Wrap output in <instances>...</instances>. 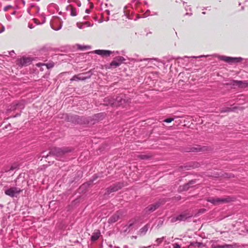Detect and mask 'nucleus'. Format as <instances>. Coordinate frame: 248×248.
Here are the masks:
<instances>
[{"label":"nucleus","instance_id":"1","mask_svg":"<svg viewBox=\"0 0 248 248\" xmlns=\"http://www.w3.org/2000/svg\"><path fill=\"white\" fill-rule=\"evenodd\" d=\"M22 191V190L17 187H11L4 191L5 194L11 197H17Z\"/></svg>","mask_w":248,"mask_h":248},{"label":"nucleus","instance_id":"31","mask_svg":"<svg viewBox=\"0 0 248 248\" xmlns=\"http://www.w3.org/2000/svg\"><path fill=\"white\" fill-rule=\"evenodd\" d=\"M77 26L79 29H81L85 28L83 24L78 23Z\"/></svg>","mask_w":248,"mask_h":248},{"label":"nucleus","instance_id":"2","mask_svg":"<svg viewBox=\"0 0 248 248\" xmlns=\"http://www.w3.org/2000/svg\"><path fill=\"white\" fill-rule=\"evenodd\" d=\"M130 103V99L125 96H119L116 97V107H125Z\"/></svg>","mask_w":248,"mask_h":248},{"label":"nucleus","instance_id":"29","mask_svg":"<svg viewBox=\"0 0 248 248\" xmlns=\"http://www.w3.org/2000/svg\"><path fill=\"white\" fill-rule=\"evenodd\" d=\"M84 27H91V26H92L93 24H90V22L87 21V22H84V23H83Z\"/></svg>","mask_w":248,"mask_h":248},{"label":"nucleus","instance_id":"35","mask_svg":"<svg viewBox=\"0 0 248 248\" xmlns=\"http://www.w3.org/2000/svg\"><path fill=\"white\" fill-rule=\"evenodd\" d=\"M90 47L89 46H84L83 47H79L80 49H83L84 48H90Z\"/></svg>","mask_w":248,"mask_h":248},{"label":"nucleus","instance_id":"5","mask_svg":"<svg viewBox=\"0 0 248 248\" xmlns=\"http://www.w3.org/2000/svg\"><path fill=\"white\" fill-rule=\"evenodd\" d=\"M50 26L52 29L55 31L60 30L62 27L60 19L58 17H54L50 21Z\"/></svg>","mask_w":248,"mask_h":248},{"label":"nucleus","instance_id":"24","mask_svg":"<svg viewBox=\"0 0 248 248\" xmlns=\"http://www.w3.org/2000/svg\"><path fill=\"white\" fill-rule=\"evenodd\" d=\"M70 15L72 16H76L77 15L76 9L72 7L71 8Z\"/></svg>","mask_w":248,"mask_h":248},{"label":"nucleus","instance_id":"28","mask_svg":"<svg viewBox=\"0 0 248 248\" xmlns=\"http://www.w3.org/2000/svg\"><path fill=\"white\" fill-rule=\"evenodd\" d=\"M234 108H227L226 109L222 110L221 111V112H229V111H233Z\"/></svg>","mask_w":248,"mask_h":248},{"label":"nucleus","instance_id":"38","mask_svg":"<svg viewBox=\"0 0 248 248\" xmlns=\"http://www.w3.org/2000/svg\"><path fill=\"white\" fill-rule=\"evenodd\" d=\"M106 12L107 13V15H109V14H110V12H109V10H106Z\"/></svg>","mask_w":248,"mask_h":248},{"label":"nucleus","instance_id":"17","mask_svg":"<svg viewBox=\"0 0 248 248\" xmlns=\"http://www.w3.org/2000/svg\"><path fill=\"white\" fill-rule=\"evenodd\" d=\"M233 85L238 86L240 88H245L248 86V83L246 81H242L234 80L233 81Z\"/></svg>","mask_w":248,"mask_h":248},{"label":"nucleus","instance_id":"10","mask_svg":"<svg viewBox=\"0 0 248 248\" xmlns=\"http://www.w3.org/2000/svg\"><path fill=\"white\" fill-rule=\"evenodd\" d=\"M104 105L116 106V98L113 97H107L104 99Z\"/></svg>","mask_w":248,"mask_h":248},{"label":"nucleus","instance_id":"15","mask_svg":"<svg viewBox=\"0 0 248 248\" xmlns=\"http://www.w3.org/2000/svg\"><path fill=\"white\" fill-rule=\"evenodd\" d=\"M25 101L22 100L18 103H16L14 105L13 107H12L11 109L13 110L16 108L23 109L24 107Z\"/></svg>","mask_w":248,"mask_h":248},{"label":"nucleus","instance_id":"47","mask_svg":"<svg viewBox=\"0 0 248 248\" xmlns=\"http://www.w3.org/2000/svg\"><path fill=\"white\" fill-rule=\"evenodd\" d=\"M183 3L184 5H185V4H186V3L185 2H183Z\"/></svg>","mask_w":248,"mask_h":248},{"label":"nucleus","instance_id":"4","mask_svg":"<svg viewBox=\"0 0 248 248\" xmlns=\"http://www.w3.org/2000/svg\"><path fill=\"white\" fill-rule=\"evenodd\" d=\"M70 150L68 148H53L50 151V153L56 156H60L64 154L69 152Z\"/></svg>","mask_w":248,"mask_h":248},{"label":"nucleus","instance_id":"44","mask_svg":"<svg viewBox=\"0 0 248 248\" xmlns=\"http://www.w3.org/2000/svg\"><path fill=\"white\" fill-rule=\"evenodd\" d=\"M133 224V223H131L130 224H129V227H130L131 226H132V224Z\"/></svg>","mask_w":248,"mask_h":248},{"label":"nucleus","instance_id":"41","mask_svg":"<svg viewBox=\"0 0 248 248\" xmlns=\"http://www.w3.org/2000/svg\"><path fill=\"white\" fill-rule=\"evenodd\" d=\"M205 57V56H202H202H199V57H193V58H201V57Z\"/></svg>","mask_w":248,"mask_h":248},{"label":"nucleus","instance_id":"7","mask_svg":"<svg viewBox=\"0 0 248 248\" xmlns=\"http://www.w3.org/2000/svg\"><path fill=\"white\" fill-rule=\"evenodd\" d=\"M91 77V75L87 73L79 74L75 75L70 79V81L84 80Z\"/></svg>","mask_w":248,"mask_h":248},{"label":"nucleus","instance_id":"18","mask_svg":"<svg viewBox=\"0 0 248 248\" xmlns=\"http://www.w3.org/2000/svg\"><path fill=\"white\" fill-rule=\"evenodd\" d=\"M195 183L194 181H191L189 183L185 184L182 186H180L179 190L180 191H186L190 187V186Z\"/></svg>","mask_w":248,"mask_h":248},{"label":"nucleus","instance_id":"32","mask_svg":"<svg viewBox=\"0 0 248 248\" xmlns=\"http://www.w3.org/2000/svg\"><path fill=\"white\" fill-rule=\"evenodd\" d=\"M173 247V248H181L180 246L177 243L174 244Z\"/></svg>","mask_w":248,"mask_h":248},{"label":"nucleus","instance_id":"30","mask_svg":"<svg viewBox=\"0 0 248 248\" xmlns=\"http://www.w3.org/2000/svg\"><path fill=\"white\" fill-rule=\"evenodd\" d=\"M173 120V118H168V119H165L164 120V122L169 123L171 122Z\"/></svg>","mask_w":248,"mask_h":248},{"label":"nucleus","instance_id":"14","mask_svg":"<svg viewBox=\"0 0 248 248\" xmlns=\"http://www.w3.org/2000/svg\"><path fill=\"white\" fill-rule=\"evenodd\" d=\"M94 53L102 56H108L110 54L112 53V51L109 50H96L94 51Z\"/></svg>","mask_w":248,"mask_h":248},{"label":"nucleus","instance_id":"37","mask_svg":"<svg viewBox=\"0 0 248 248\" xmlns=\"http://www.w3.org/2000/svg\"><path fill=\"white\" fill-rule=\"evenodd\" d=\"M9 54H10V55L12 56L13 54H14V53H15V52H14V51H12L9 52Z\"/></svg>","mask_w":248,"mask_h":248},{"label":"nucleus","instance_id":"40","mask_svg":"<svg viewBox=\"0 0 248 248\" xmlns=\"http://www.w3.org/2000/svg\"><path fill=\"white\" fill-rule=\"evenodd\" d=\"M181 1H182L181 0H176V2L180 3Z\"/></svg>","mask_w":248,"mask_h":248},{"label":"nucleus","instance_id":"19","mask_svg":"<svg viewBox=\"0 0 248 248\" xmlns=\"http://www.w3.org/2000/svg\"><path fill=\"white\" fill-rule=\"evenodd\" d=\"M100 236V232L99 230H97L96 232L93 233L92 237L91 240L92 241H95L98 239Z\"/></svg>","mask_w":248,"mask_h":248},{"label":"nucleus","instance_id":"13","mask_svg":"<svg viewBox=\"0 0 248 248\" xmlns=\"http://www.w3.org/2000/svg\"><path fill=\"white\" fill-rule=\"evenodd\" d=\"M160 206L159 202H156L154 204L149 205L144 210L145 212L147 213L152 212L157 209Z\"/></svg>","mask_w":248,"mask_h":248},{"label":"nucleus","instance_id":"49","mask_svg":"<svg viewBox=\"0 0 248 248\" xmlns=\"http://www.w3.org/2000/svg\"><path fill=\"white\" fill-rule=\"evenodd\" d=\"M101 115V114H97V116H99V115Z\"/></svg>","mask_w":248,"mask_h":248},{"label":"nucleus","instance_id":"42","mask_svg":"<svg viewBox=\"0 0 248 248\" xmlns=\"http://www.w3.org/2000/svg\"><path fill=\"white\" fill-rule=\"evenodd\" d=\"M191 14H192L191 13H190V14H189V13H186V15H189V16H191Z\"/></svg>","mask_w":248,"mask_h":248},{"label":"nucleus","instance_id":"12","mask_svg":"<svg viewBox=\"0 0 248 248\" xmlns=\"http://www.w3.org/2000/svg\"><path fill=\"white\" fill-rule=\"evenodd\" d=\"M190 216H188L186 214L184 213L176 217H173L171 218V221L172 222H174L177 221H181L186 220L188 217H189Z\"/></svg>","mask_w":248,"mask_h":248},{"label":"nucleus","instance_id":"33","mask_svg":"<svg viewBox=\"0 0 248 248\" xmlns=\"http://www.w3.org/2000/svg\"><path fill=\"white\" fill-rule=\"evenodd\" d=\"M11 5L7 6H6L5 7H4V10L5 11H7V10H8V9L9 8H11Z\"/></svg>","mask_w":248,"mask_h":248},{"label":"nucleus","instance_id":"9","mask_svg":"<svg viewBox=\"0 0 248 248\" xmlns=\"http://www.w3.org/2000/svg\"><path fill=\"white\" fill-rule=\"evenodd\" d=\"M122 216V211H119L117 212L115 214H114L111 217H110L108 219V223H113L116 222L121 218Z\"/></svg>","mask_w":248,"mask_h":248},{"label":"nucleus","instance_id":"6","mask_svg":"<svg viewBox=\"0 0 248 248\" xmlns=\"http://www.w3.org/2000/svg\"><path fill=\"white\" fill-rule=\"evenodd\" d=\"M207 201L215 205H217L220 203L228 202L230 200L229 198H211L208 199Z\"/></svg>","mask_w":248,"mask_h":248},{"label":"nucleus","instance_id":"11","mask_svg":"<svg viewBox=\"0 0 248 248\" xmlns=\"http://www.w3.org/2000/svg\"><path fill=\"white\" fill-rule=\"evenodd\" d=\"M123 186V184L118 183L114 184L107 188V191L108 193H111L118 191Z\"/></svg>","mask_w":248,"mask_h":248},{"label":"nucleus","instance_id":"23","mask_svg":"<svg viewBox=\"0 0 248 248\" xmlns=\"http://www.w3.org/2000/svg\"><path fill=\"white\" fill-rule=\"evenodd\" d=\"M118 62H120V64L122 63L124 61H125V59L122 56H118L114 58Z\"/></svg>","mask_w":248,"mask_h":248},{"label":"nucleus","instance_id":"39","mask_svg":"<svg viewBox=\"0 0 248 248\" xmlns=\"http://www.w3.org/2000/svg\"><path fill=\"white\" fill-rule=\"evenodd\" d=\"M205 210V209H202L201 210H200V213H203Z\"/></svg>","mask_w":248,"mask_h":248},{"label":"nucleus","instance_id":"3","mask_svg":"<svg viewBox=\"0 0 248 248\" xmlns=\"http://www.w3.org/2000/svg\"><path fill=\"white\" fill-rule=\"evenodd\" d=\"M218 58L220 60L230 63L239 62L243 60L241 57H230L225 56H219Z\"/></svg>","mask_w":248,"mask_h":248},{"label":"nucleus","instance_id":"45","mask_svg":"<svg viewBox=\"0 0 248 248\" xmlns=\"http://www.w3.org/2000/svg\"><path fill=\"white\" fill-rule=\"evenodd\" d=\"M124 248H128V247L127 245H125L124 246Z\"/></svg>","mask_w":248,"mask_h":248},{"label":"nucleus","instance_id":"43","mask_svg":"<svg viewBox=\"0 0 248 248\" xmlns=\"http://www.w3.org/2000/svg\"><path fill=\"white\" fill-rule=\"evenodd\" d=\"M29 28H31H31H33V26H32V25H30L29 26Z\"/></svg>","mask_w":248,"mask_h":248},{"label":"nucleus","instance_id":"46","mask_svg":"<svg viewBox=\"0 0 248 248\" xmlns=\"http://www.w3.org/2000/svg\"><path fill=\"white\" fill-rule=\"evenodd\" d=\"M89 11V10H88V9H86V12H88V11Z\"/></svg>","mask_w":248,"mask_h":248},{"label":"nucleus","instance_id":"16","mask_svg":"<svg viewBox=\"0 0 248 248\" xmlns=\"http://www.w3.org/2000/svg\"><path fill=\"white\" fill-rule=\"evenodd\" d=\"M235 245H228L225 244L224 245H218L212 244L211 246L212 248H235Z\"/></svg>","mask_w":248,"mask_h":248},{"label":"nucleus","instance_id":"8","mask_svg":"<svg viewBox=\"0 0 248 248\" xmlns=\"http://www.w3.org/2000/svg\"><path fill=\"white\" fill-rule=\"evenodd\" d=\"M31 59L29 57H22L17 60L16 64L21 67L26 66L31 62Z\"/></svg>","mask_w":248,"mask_h":248},{"label":"nucleus","instance_id":"21","mask_svg":"<svg viewBox=\"0 0 248 248\" xmlns=\"http://www.w3.org/2000/svg\"><path fill=\"white\" fill-rule=\"evenodd\" d=\"M42 65H45L46 66L47 69H50V68H52L54 65V63H53V62H50V63H48L47 64L42 63H38L36 64V66L38 67H39V66H42Z\"/></svg>","mask_w":248,"mask_h":248},{"label":"nucleus","instance_id":"36","mask_svg":"<svg viewBox=\"0 0 248 248\" xmlns=\"http://www.w3.org/2000/svg\"><path fill=\"white\" fill-rule=\"evenodd\" d=\"M4 30H5L4 27L2 26L1 30L0 31V33H1L2 32L4 31Z\"/></svg>","mask_w":248,"mask_h":248},{"label":"nucleus","instance_id":"52","mask_svg":"<svg viewBox=\"0 0 248 248\" xmlns=\"http://www.w3.org/2000/svg\"><path fill=\"white\" fill-rule=\"evenodd\" d=\"M15 12H13L12 14H15Z\"/></svg>","mask_w":248,"mask_h":248},{"label":"nucleus","instance_id":"25","mask_svg":"<svg viewBox=\"0 0 248 248\" xmlns=\"http://www.w3.org/2000/svg\"><path fill=\"white\" fill-rule=\"evenodd\" d=\"M202 151V148L200 147H193L191 149L190 151L192 152H198Z\"/></svg>","mask_w":248,"mask_h":248},{"label":"nucleus","instance_id":"26","mask_svg":"<svg viewBox=\"0 0 248 248\" xmlns=\"http://www.w3.org/2000/svg\"><path fill=\"white\" fill-rule=\"evenodd\" d=\"M138 157L140 159H148L150 156L147 155H139Z\"/></svg>","mask_w":248,"mask_h":248},{"label":"nucleus","instance_id":"34","mask_svg":"<svg viewBox=\"0 0 248 248\" xmlns=\"http://www.w3.org/2000/svg\"><path fill=\"white\" fill-rule=\"evenodd\" d=\"M16 168V166H12L9 170H13Z\"/></svg>","mask_w":248,"mask_h":248},{"label":"nucleus","instance_id":"50","mask_svg":"<svg viewBox=\"0 0 248 248\" xmlns=\"http://www.w3.org/2000/svg\"><path fill=\"white\" fill-rule=\"evenodd\" d=\"M185 8H186V10L187 11L188 9L186 7H185Z\"/></svg>","mask_w":248,"mask_h":248},{"label":"nucleus","instance_id":"48","mask_svg":"<svg viewBox=\"0 0 248 248\" xmlns=\"http://www.w3.org/2000/svg\"><path fill=\"white\" fill-rule=\"evenodd\" d=\"M115 248H120L119 247H116Z\"/></svg>","mask_w":248,"mask_h":248},{"label":"nucleus","instance_id":"27","mask_svg":"<svg viewBox=\"0 0 248 248\" xmlns=\"http://www.w3.org/2000/svg\"><path fill=\"white\" fill-rule=\"evenodd\" d=\"M164 237H162L161 238L156 239L155 242L157 244V245H160L163 242V240L164 239Z\"/></svg>","mask_w":248,"mask_h":248},{"label":"nucleus","instance_id":"22","mask_svg":"<svg viewBox=\"0 0 248 248\" xmlns=\"http://www.w3.org/2000/svg\"><path fill=\"white\" fill-rule=\"evenodd\" d=\"M120 65V62H118L116 60H114L110 63V66L111 67H117Z\"/></svg>","mask_w":248,"mask_h":248},{"label":"nucleus","instance_id":"20","mask_svg":"<svg viewBox=\"0 0 248 248\" xmlns=\"http://www.w3.org/2000/svg\"><path fill=\"white\" fill-rule=\"evenodd\" d=\"M149 227L150 225L149 224H147L145 225L144 227H143L142 228H141L140 231V234L142 235H144L148 230Z\"/></svg>","mask_w":248,"mask_h":248},{"label":"nucleus","instance_id":"51","mask_svg":"<svg viewBox=\"0 0 248 248\" xmlns=\"http://www.w3.org/2000/svg\"><path fill=\"white\" fill-rule=\"evenodd\" d=\"M202 14H205V12H202Z\"/></svg>","mask_w":248,"mask_h":248}]
</instances>
